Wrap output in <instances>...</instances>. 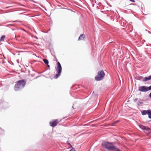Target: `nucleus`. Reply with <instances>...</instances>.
Returning <instances> with one entry per match:
<instances>
[{
  "mask_svg": "<svg viewBox=\"0 0 151 151\" xmlns=\"http://www.w3.org/2000/svg\"><path fill=\"white\" fill-rule=\"evenodd\" d=\"M103 147L104 148L109 150H113L114 151H121L119 149L115 147L112 143L107 142H103L102 144Z\"/></svg>",
  "mask_w": 151,
  "mask_h": 151,
  "instance_id": "obj_1",
  "label": "nucleus"
},
{
  "mask_svg": "<svg viewBox=\"0 0 151 151\" xmlns=\"http://www.w3.org/2000/svg\"><path fill=\"white\" fill-rule=\"evenodd\" d=\"M26 84V81L24 80H21L16 82L14 87L15 90L17 91L21 87H24Z\"/></svg>",
  "mask_w": 151,
  "mask_h": 151,
  "instance_id": "obj_2",
  "label": "nucleus"
},
{
  "mask_svg": "<svg viewBox=\"0 0 151 151\" xmlns=\"http://www.w3.org/2000/svg\"><path fill=\"white\" fill-rule=\"evenodd\" d=\"M55 69L58 73L56 75L54 78H55L56 79L60 75L62 69L61 66L59 62H58L57 63V66L55 68Z\"/></svg>",
  "mask_w": 151,
  "mask_h": 151,
  "instance_id": "obj_3",
  "label": "nucleus"
},
{
  "mask_svg": "<svg viewBox=\"0 0 151 151\" xmlns=\"http://www.w3.org/2000/svg\"><path fill=\"white\" fill-rule=\"evenodd\" d=\"M105 76V73L103 70H100L98 72L96 76L95 77V79L97 81H99L102 80Z\"/></svg>",
  "mask_w": 151,
  "mask_h": 151,
  "instance_id": "obj_4",
  "label": "nucleus"
},
{
  "mask_svg": "<svg viewBox=\"0 0 151 151\" xmlns=\"http://www.w3.org/2000/svg\"><path fill=\"white\" fill-rule=\"evenodd\" d=\"M139 127L141 128L144 131H148L149 133L150 134L151 133V129L147 126H143L142 124H140L139 125Z\"/></svg>",
  "mask_w": 151,
  "mask_h": 151,
  "instance_id": "obj_5",
  "label": "nucleus"
},
{
  "mask_svg": "<svg viewBox=\"0 0 151 151\" xmlns=\"http://www.w3.org/2000/svg\"><path fill=\"white\" fill-rule=\"evenodd\" d=\"M149 87L145 86H140L139 88V90L142 92H147L149 90Z\"/></svg>",
  "mask_w": 151,
  "mask_h": 151,
  "instance_id": "obj_6",
  "label": "nucleus"
},
{
  "mask_svg": "<svg viewBox=\"0 0 151 151\" xmlns=\"http://www.w3.org/2000/svg\"><path fill=\"white\" fill-rule=\"evenodd\" d=\"M59 121L57 119L53 120L52 121H51L50 124V126L52 127H54L56 126L58 123H59Z\"/></svg>",
  "mask_w": 151,
  "mask_h": 151,
  "instance_id": "obj_7",
  "label": "nucleus"
},
{
  "mask_svg": "<svg viewBox=\"0 0 151 151\" xmlns=\"http://www.w3.org/2000/svg\"><path fill=\"white\" fill-rule=\"evenodd\" d=\"M85 39V36L84 35L82 34L79 37L78 40H84Z\"/></svg>",
  "mask_w": 151,
  "mask_h": 151,
  "instance_id": "obj_8",
  "label": "nucleus"
},
{
  "mask_svg": "<svg viewBox=\"0 0 151 151\" xmlns=\"http://www.w3.org/2000/svg\"><path fill=\"white\" fill-rule=\"evenodd\" d=\"M142 114L143 115L146 114H148V113H150V110H143L142 111Z\"/></svg>",
  "mask_w": 151,
  "mask_h": 151,
  "instance_id": "obj_9",
  "label": "nucleus"
},
{
  "mask_svg": "<svg viewBox=\"0 0 151 151\" xmlns=\"http://www.w3.org/2000/svg\"><path fill=\"white\" fill-rule=\"evenodd\" d=\"M151 79V76H148V77H145L144 79H143V81H147L148 80H150Z\"/></svg>",
  "mask_w": 151,
  "mask_h": 151,
  "instance_id": "obj_10",
  "label": "nucleus"
},
{
  "mask_svg": "<svg viewBox=\"0 0 151 151\" xmlns=\"http://www.w3.org/2000/svg\"><path fill=\"white\" fill-rule=\"evenodd\" d=\"M5 38V35H3L2 36L1 39H0V41H4V40Z\"/></svg>",
  "mask_w": 151,
  "mask_h": 151,
  "instance_id": "obj_11",
  "label": "nucleus"
},
{
  "mask_svg": "<svg viewBox=\"0 0 151 151\" xmlns=\"http://www.w3.org/2000/svg\"><path fill=\"white\" fill-rule=\"evenodd\" d=\"M43 61L46 65L48 64V61L47 59H44L43 60Z\"/></svg>",
  "mask_w": 151,
  "mask_h": 151,
  "instance_id": "obj_12",
  "label": "nucleus"
},
{
  "mask_svg": "<svg viewBox=\"0 0 151 151\" xmlns=\"http://www.w3.org/2000/svg\"><path fill=\"white\" fill-rule=\"evenodd\" d=\"M4 133V131L2 129H0V134H3Z\"/></svg>",
  "mask_w": 151,
  "mask_h": 151,
  "instance_id": "obj_13",
  "label": "nucleus"
},
{
  "mask_svg": "<svg viewBox=\"0 0 151 151\" xmlns=\"http://www.w3.org/2000/svg\"><path fill=\"white\" fill-rule=\"evenodd\" d=\"M148 115L149 118L151 119V110H150V113H148Z\"/></svg>",
  "mask_w": 151,
  "mask_h": 151,
  "instance_id": "obj_14",
  "label": "nucleus"
},
{
  "mask_svg": "<svg viewBox=\"0 0 151 151\" xmlns=\"http://www.w3.org/2000/svg\"><path fill=\"white\" fill-rule=\"evenodd\" d=\"M118 122H119V121H116V122H114L113 123V125H114V124H116V123H117Z\"/></svg>",
  "mask_w": 151,
  "mask_h": 151,
  "instance_id": "obj_15",
  "label": "nucleus"
},
{
  "mask_svg": "<svg viewBox=\"0 0 151 151\" xmlns=\"http://www.w3.org/2000/svg\"><path fill=\"white\" fill-rule=\"evenodd\" d=\"M71 147H72V146H71ZM70 151H75V150L74 148H72V149L71 150H70Z\"/></svg>",
  "mask_w": 151,
  "mask_h": 151,
  "instance_id": "obj_16",
  "label": "nucleus"
},
{
  "mask_svg": "<svg viewBox=\"0 0 151 151\" xmlns=\"http://www.w3.org/2000/svg\"><path fill=\"white\" fill-rule=\"evenodd\" d=\"M129 0L132 2H135V1L134 0Z\"/></svg>",
  "mask_w": 151,
  "mask_h": 151,
  "instance_id": "obj_17",
  "label": "nucleus"
},
{
  "mask_svg": "<svg viewBox=\"0 0 151 151\" xmlns=\"http://www.w3.org/2000/svg\"><path fill=\"white\" fill-rule=\"evenodd\" d=\"M149 90H151V85L149 87Z\"/></svg>",
  "mask_w": 151,
  "mask_h": 151,
  "instance_id": "obj_18",
  "label": "nucleus"
},
{
  "mask_svg": "<svg viewBox=\"0 0 151 151\" xmlns=\"http://www.w3.org/2000/svg\"><path fill=\"white\" fill-rule=\"evenodd\" d=\"M137 99H134V101L135 102H136V101H137Z\"/></svg>",
  "mask_w": 151,
  "mask_h": 151,
  "instance_id": "obj_19",
  "label": "nucleus"
},
{
  "mask_svg": "<svg viewBox=\"0 0 151 151\" xmlns=\"http://www.w3.org/2000/svg\"><path fill=\"white\" fill-rule=\"evenodd\" d=\"M149 97L151 98V92L149 94Z\"/></svg>",
  "mask_w": 151,
  "mask_h": 151,
  "instance_id": "obj_20",
  "label": "nucleus"
},
{
  "mask_svg": "<svg viewBox=\"0 0 151 151\" xmlns=\"http://www.w3.org/2000/svg\"><path fill=\"white\" fill-rule=\"evenodd\" d=\"M47 66L48 67V68H49L50 67V65H48V64H47Z\"/></svg>",
  "mask_w": 151,
  "mask_h": 151,
  "instance_id": "obj_21",
  "label": "nucleus"
},
{
  "mask_svg": "<svg viewBox=\"0 0 151 151\" xmlns=\"http://www.w3.org/2000/svg\"><path fill=\"white\" fill-rule=\"evenodd\" d=\"M56 62H57V63L58 62H59L58 61V60H57V59H56Z\"/></svg>",
  "mask_w": 151,
  "mask_h": 151,
  "instance_id": "obj_22",
  "label": "nucleus"
},
{
  "mask_svg": "<svg viewBox=\"0 0 151 151\" xmlns=\"http://www.w3.org/2000/svg\"><path fill=\"white\" fill-rule=\"evenodd\" d=\"M14 22H17V21H14Z\"/></svg>",
  "mask_w": 151,
  "mask_h": 151,
  "instance_id": "obj_23",
  "label": "nucleus"
}]
</instances>
